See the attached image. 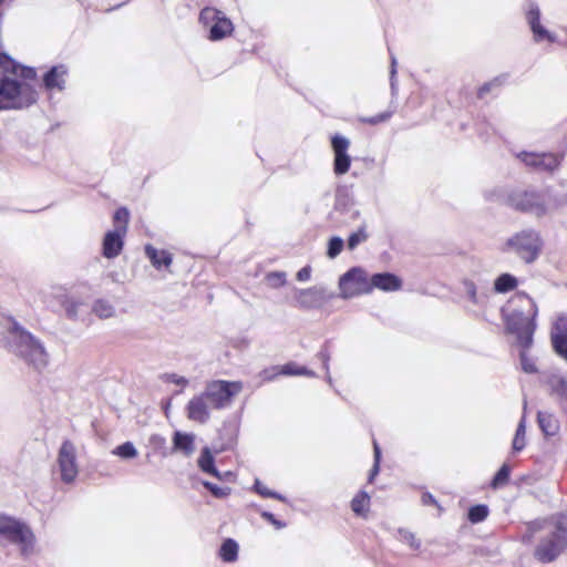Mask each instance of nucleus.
I'll return each instance as SVG.
<instances>
[{
	"instance_id": "c03bdc74",
	"label": "nucleus",
	"mask_w": 567,
	"mask_h": 567,
	"mask_svg": "<svg viewBox=\"0 0 567 567\" xmlns=\"http://www.w3.org/2000/svg\"><path fill=\"white\" fill-rule=\"evenodd\" d=\"M549 516L546 517V518H543V519H536V520H533V522H529L527 524V528L529 530L530 534H534L536 532H539V530H546L548 532L549 530Z\"/></svg>"
},
{
	"instance_id": "2f4dec72",
	"label": "nucleus",
	"mask_w": 567,
	"mask_h": 567,
	"mask_svg": "<svg viewBox=\"0 0 567 567\" xmlns=\"http://www.w3.org/2000/svg\"><path fill=\"white\" fill-rule=\"evenodd\" d=\"M465 293L467 298L474 303V305H483L486 301L485 295H478L475 284L472 280H464L463 282Z\"/></svg>"
},
{
	"instance_id": "5701e85b",
	"label": "nucleus",
	"mask_w": 567,
	"mask_h": 567,
	"mask_svg": "<svg viewBox=\"0 0 567 567\" xmlns=\"http://www.w3.org/2000/svg\"><path fill=\"white\" fill-rule=\"evenodd\" d=\"M145 254L156 269L167 268L173 261L172 254L166 250H157L151 245L145 246Z\"/></svg>"
},
{
	"instance_id": "e433bc0d",
	"label": "nucleus",
	"mask_w": 567,
	"mask_h": 567,
	"mask_svg": "<svg viewBox=\"0 0 567 567\" xmlns=\"http://www.w3.org/2000/svg\"><path fill=\"white\" fill-rule=\"evenodd\" d=\"M399 539L400 542L409 545L413 550H417L421 547V542L408 529H399Z\"/></svg>"
},
{
	"instance_id": "4d7b16f0",
	"label": "nucleus",
	"mask_w": 567,
	"mask_h": 567,
	"mask_svg": "<svg viewBox=\"0 0 567 567\" xmlns=\"http://www.w3.org/2000/svg\"><path fill=\"white\" fill-rule=\"evenodd\" d=\"M396 73V60L394 56L391 58V86L394 87V76Z\"/></svg>"
},
{
	"instance_id": "f704fd0d",
	"label": "nucleus",
	"mask_w": 567,
	"mask_h": 567,
	"mask_svg": "<svg viewBox=\"0 0 567 567\" xmlns=\"http://www.w3.org/2000/svg\"><path fill=\"white\" fill-rule=\"evenodd\" d=\"M509 474H511L509 466L507 464H503L502 467L495 474V476L491 483V486L495 489L504 486L505 484H507V482L509 480Z\"/></svg>"
},
{
	"instance_id": "79ce46f5",
	"label": "nucleus",
	"mask_w": 567,
	"mask_h": 567,
	"mask_svg": "<svg viewBox=\"0 0 567 567\" xmlns=\"http://www.w3.org/2000/svg\"><path fill=\"white\" fill-rule=\"evenodd\" d=\"M130 220V213L125 207L118 208L114 214V223L116 227H125V233L127 231V224Z\"/></svg>"
},
{
	"instance_id": "4be33fe9",
	"label": "nucleus",
	"mask_w": 567,
	"mask_h": 567,
	"mask_svg": "<svg viewBox=\"0 0 567 567\" xmlns=\"http://www.w3.org/2000/svg\"><path fill=\"white\" fill-rule=\"evenodd\" d=\"M234 31L233 22L226 17L225 13L215 21L214 25H210V31L208 32V39L210 41H219L230 35Z\"/></svg>"
},
{
	"instance_id": "6e6d98bb",
	"label": "nucleus",
	"mask_w": 567,
	"mask_h": 567,
	"mask_svg": "<svg viewBox=\"0 0 567 567\" xmlns=\"http://www.w3.org/2000/svg\"><path fill=\"white\" fill-rule=\"evenodd\" d=\"M422 503L423 505H437L435 498L430 493H424L422 495Z\"/></svg>"
},
{
	"instance_id": "c756f323",
	"label": "nucleus",
	"mask_w": 567,
	"mask_h": 567,
	"mask_svg": "<svg viewBox=\"0 0 567 567\" xmlns=\"http://www.w3.org/2000/svg\"><path fill=\"white\" fill-rule=\"evenodd\" d=\"M92 310L101 319H109L115 315L114 306L104 299L96 300L92 307Z\"/></svg>"
},
{
	"instance_id": "0eeeda50",
	"label": "nucleus",
	"mask_w": 567,
	"mask_h": 567,
	"mask_svg": "<svg viewBox=\"0 0 567 567\" xmlns=\"http://www.w3.org/2000/svg\"><path fill=\"white\" fill-rule=\"evenodd\" d=\"M0 536L18 545L22 555H29L33 551L34 535L24 523L0 515Z\"/></svg>"
},
{
	"instance_id": "72a5a7b5",
	"label": "nucleus",
	"mask_w": 567,
	"mask_h": 567,
	"mask_svg": "<svg viewBox=\"0 0 567 567\" xmlns=\"http://www.w3.org/2000/svg\"><path fill=\"white\" fill-rule=\"evenodd\" d=\"M488 516V507L486 505H475L468 511V520L473 524L481 523Z\"/></svg>"
},
{
	"instance_id": "aec40b11",
	"label": "nucleus",
	"mask_w": 567,
	"mask_h": 567,
	"mask_svg": "<svg viewBox=\"0 0 567 567\" xmlns=\"http://www.w3.org/2000/svg\"><path fill=\"white\" fill-rule=\"evenodd\" d=\"M0 66L3 71L21 76L23 80H34L37 76V72L33 68L18 64L6 53H0Z\"/></svg>"
},
{
	"instance_id": "423d86ee",
	"label": "nucleus",
	"mask_w": 567,
	"mask_h": 567,
	"mask_svg": "<svg viewBox=\"0 0 567 567\" xmlns=\"http://www.w3.org/2000/svg\"><path fill=\"white\" fill-rule=\"evenodd\" d=\"M542 246L543 241L539 234L533 229H525L509 237L505 249L530 264L538 258Z\"/></svg>"
},
{
	"instance_id": "6ab92c4d",
	"label": "nucleus",
	"mask_w": 567,
	"mask_h": 567,
	"mask_svg": "<svg viewBox=\"0 0 567 567\" xmlns=\"http://www.w3.org/2000/svg\"><path fill=\"white\" fill-rule=\"evenodd\" d=\"M371 291L379 289L382 291H396L402 287V280L391 272L374 274L370 278Z\"/></svg>"
},
{
	"instance_id": "9d476101",
	"label": "nucleus",
	"mask_w": 567,
	"mask_h": 567,
	"mask_svg": "<svg viewBox=\"0 0 567 567\" xmlns=\"http://www.w3.org/2000/svg\"><path fill=\"white\" fill-rule=\"evenodd\" d=\"M58 466L63 483L70 484L75 481L79 474L76 449L69 440L63 441L59 449Z\"/></svg>"
},
{
	"instance_id": "8fccbe9b",
	"label": "nucleus",
	"mask_w": 567,
	"mask_h": 567,
	"mask_svg": "<svg viewBox=\"0 0 567 567\" xmlns=\"http://www.w3.org/2000/svg\"><path fill=\"white\" fill-rule=\"evenodd\" d=\"M150 445L155 450H162L166 445V440L159 434H153L150 437Z\"/></svg>"
},
{
	"instance_id": "4c0bfd02",
	"label": "nucleus",
	"mask_w": 567,
	"mask_h": 567,
	"mask_svg": "<svg viewBox=\"0 0 567 567\" xmlns=\"http://www.w3.org/2000/svg\"><path fill=\"white\" fill-rule=\"evenodd\" d=\"M368 239V234L364 226L360 227L358 231L352 233L348 238V248L353 250L358 245Z\"/></svg>"
},
{
	"instance_id": "cd10ccee",
	"label": "nucleus",
	"mask_w": 567,
	"mask_h": 567,
	"mask_svg": "<svg viewBox=\"0 0 567 567\" xmlns=\"http://www.w3.org/2000/svg\"><path fill=\"white\" fill-rule=\"evenodd\" d=\"M223 13L224 12L220 10H217V9L210 8V7H206L199 13V22L209 32L210 25H214L215 21H217L221 17Z\"/></svg>"
},
{
	"instance_id": "9b49d317",
	"label": "nucleus",
	"mask_w": 567,
	"mask_h": 567,
	"mask_svg": "<svg viewBox=\"0 0 567 567\" xmlns=\"http://www.w3.org/2000/svg\"><path fill=\"white\" fill-rule=\"evenodd\" d=\"M333 297V292L323 286H313L307 289L295 288L293 290L296 306L303 309L319 308Z\"/></svg>"
},
{
	"instance_id": "de8ad7c7",
	"label": "nucleus",
	"mask_w": 567,
	"mask_h": 567,
	"mask_svg": "<svg viewBox=\"0 0 567 567\" xmlns=\"http://www.w3.org/2000/svg\"><path fill=\"white\" fill-rule=\"evenodd\" d=\"M373 450H374V464H373V467H372L370 476H369L370 483L374 480L375 475L379 473V470H380L381 451L375 441H373Z\"/></svg>"
},
{
	"instance_id": "4468645a",
	"label": "nucleus",
	"mask_w": 567,
	"mask_h": 567,
	"mask_svg": "<svg viewBox=\"0 0 567 567\" xmlns=\"http://www.w3.org/2000/svg\"><path fill=\"white\" fill-rule=\"evenodd\" d=\"M542 380L549 388L550 395L567 412V377L557 371H548L543 373Z\"/></svg>"
},
{
	"instance_id": "c85d7f7f",
	"label": "nucleus",
	"mask_w": 567,
	"mask_h": 567,
	"mask_svg": "<svg viewBox=\"0 0 567 567\" xmlns=\"http://www.w3.org/2000/svg\"><path fill=\"white\" fill-rule=\"evenodd\" d=\"M220 557L226 563H233L238 557V544L234 539H226L220 547Z\"/></svg>"
},
{
	"instance_id": "2eb2a0df",
	"label": "nucleus",
	"mask_w": 567,
	"mask_h": 567,
	"mask_svg": "<svg viewBox=\"0 0 567 567\" xmlns=\"http://www.w3.org/2000/svg\"><path fill=\"white\" fill-rule=\"evenodd\" d=\"M550 341L554 351L567 362V315H559L553 323Z\"/></svg>"
},
{
	"instance_id": "412c9836",
	"label": "nucleus",
	"mask_w": 567,
	"mask_h": 567,
	"mask_svg": "<svg viewBox=\"0 0 567 567\" xmlns=\"http://www.w3.org/2000/svg\"><path fill=\"white\" fill-rule=\"evenodd\" d=\"M173 450L189 456L195 451V435L176 431L173 436Z\"/></svg>"
},
{
	"instance_id": "09e8293b",
	"label": "nucleus",
	"mask_w": 567,
	"mask_h": 567,
	"mask_svg": "<svg viewBox=\"0 0 567 567\" xmlns=\"http://www.w3.org/2000/svg\"><path fill=\"white\" fill-rule=\"evenodd\" d=\"M390 117H391L390 112H383V113L377 114L374 116L367 117L363 120V122L371 124V125H375V124L388 121Z\"/></svg>"
},
{
	"instance_id": "1a4fd4ad",
	"label": "nucleus",
	"mask_w": 567,
	"mask_h": 567,
	"mask_svg": "<svg viewBox=\"0 0 567 567\" xmlns=\"http://www.w3.org/2000/svg\"><path fill=\"white\" fill-rule=\"evenodd\" d=\"M339 289L340 297L343 299L370 293L371 285L368 274L359 267L351 268L340 277Z\"/></svg>"
},
{
	"instance_id": "3c124183",
	"label": "nucleus",
	"mask_w": 567,
	"mask_h": 567,
	"mask_svg": "<svg viewBox=\"0 0 567 567\" xmlns=\"http://www.w3.org/2000/svg\"><path fill=\"white\" fill-rule=\"evenodd\" d=\"M166 381L182 386H186L188 384V380L186 378L175 373L167 374Z\"/></svg>"
},
{
	"instance_id": "49530a36",
	"label": "nucleus",
	"mask_w": 567,
	"mask_h": 567,
	"mask_svg": "<svg viewBox=\"0 0 567 567\" xmlns=\"http://www.w3.org/2000/svg\"><path fill=\"white\" fill-rule=\"evenodd\" d=\"M318 358L322 361L323 369L327 373V380L329 383H331V377L329 374V360H330V352L328 350V343H324L320 352L318 353Z\"/></svg>"
},
{
	"instance_id": "bf43d9fd",
	"label": "nucleus",
	"mask_w": 567,
	"mask_h": 567,
	"mask_svg": "<svg viewBox=\"0 0 567 567\" xmlns=\"http://www.w3.org/2000/svg\"><path fill=\"white\" fill-rule=\"evenodd\" d=\"M4 0H0V4L3 2Z\"/></svg>"
},
{
	"instance_id": "ddd939ff",
	"label": "nucleus",
	"mask_w": 567,
	"mask_h": 567,
	"mask_svg": "<svg viewBox=\"0 0 567 567\" xmlns=\"http://www.w3.org/2000/svg\"><path fill=\"white\" fill-rule=\"evenodd\" d=\"M331 147L334 155L333 172L338 176L344 175L349 172L351 165V157L348 154L350 141L340 134H336L331 137Z\"/></svg>"
},
{
	"instance_id": "b1692460",
	"label": "nucleus",
	"mask_w": 567,
	"mask_h": 567,
	"mask_svg": "<svg viewBox=\"0 0 567 567\" xmlns=\"http://www.w3.org/2000/svg\"><path fill=\"white\" fill-rule=\"evenodd\" d=\"M537 420L539 427L545 435L553 436L558 432L559 423L558 420L553 414L546 412H538Z\"/></svg>"
},
{
	"instance_id": "f03ea898",
	"label": "nucleus",
	"mask_w": 567,
	"mask_h": 567,
	"mask_svg": "<svg viewBox=\"0 0 567 567\" xmlns=\"http://www.w3.org/2000/svg\"><path fill=\"white\" fill-rule=\"evenodd\" d=\"M6 331V347L10 353L35 371H42L48 367L50 355L39 338L16 320H10Z\"/></svg>"
},
{
	"instance_id": "39448f33",
	"label": "nucleus",
	"mask_w": 567,
	"mask_h": 567,
	"mask_svg": "<svg viewBox=\"0 0 567 567\" xmlns=\"http://www.w3.org/2000/svg\"><path fill=\"white\" fill-rule=\"evenodd\" d=\"M37 91L25 81L9 76L0 80V111L22 110L37 102Z\"/></svg>"
},
{
	"instance_id": "7ed1b4c3",
	"label": "nucleus",
	"mask_w": 567,
	"mask_h": 567,
	"mask_svg": "<svg viewBox=\"0 0 567 567\" xmlns=\"http://www.w3.org/2000/svg\"><path fill=\"white\" fill-rule=\"evenodd\" d=\"M511 312L506 317V328L516 336L517 343L523 349H528L533 344V336L536 330L537 306L524 292L516 293L511 300Z\"/></svg>"
},
{
	"instance_id": "bb28decb",
	"label": "nucleus",
	"mask_w": 567,
	"mask_h": 567,
	"mask_svg": "<svg viewBox=\"0 0 567 567\" xmlns=\"http://www.w3.org/2000/svg\"><path fill=\"white\" fill-rule=\"evenodd\" d=\"M518 285V280L511 274H502L494 282V290L498 293H506L514 290Z\"/></svg>"
},
{
	"instance_id": "603ef678",
	"label": "nucleus",
	"mask_w": 567,
	"mask_h": 567,
	"mask_svg": "<svg viewBox=\"0 0 567 567\" xmlns=\"http://www.w3.org/2000/svg\"><path fill=\"white\" fill-rule=\"evenodd\" d=\"M497 85V80L483 84L477 92L478 97H484L486 93H488L493 86Z\"/></svg>"
},
{
	"instance_id": "f8f14e48",
	"label": "nucleus",
	"mask_w": 567,
	"mask_h": 567,
	"mask_svg": "<svg viewBox=\"0 0 567 567\" xmlns=\"http://www.w3.org/2000/svg\"><path fill=\"white\" fill-rule=\"evenodd\" d=\"M516 157L526 166L538 172H551L560 164V157L554 153L520 152Z\"/></svg>"
},
{
	"instance_id": "f3484780",
	"label": "nucleus",
	"mask_w": 567,
	"mask_h": 567,
	"mask_svg": "<svg viewBox=\"0 0 567 567\" xmlns=\"http://www.w3.org/2000/svg\"><path fill=\"white\" fill-rule=\"evenodd\" d=\"M539 20H540V11H539L538 6L533 2L529 3L528 11H527V21L533 31L534 40L536 42H542L544 40L554 42L555 37L540 24Z\"/></svg>"
},
{
	"instance_id": "5fc2aeb1",
	"label": "nucleus",
	"mask_w": 567,
	"mask_h": 567,
	"mask_svg": "<svg viewBox=\"0 0 567 567\" xmlns=\"http://www.w3.org/2000/svg\"><path fill=\"white\" fill-rule=\"evenodd\" d=\"M261 516L267 519L268 522H270L271 524H274L277 528H282L285 526L284 523L277 520L274 516V514L269 513V512H264L261 514Z\"/></svg>"
},
{
	"instance_id": "393cba45",
	"label": "nucleus",
	"mask_w": 567,
	"mask_h": 567,
	"mask_svg": "<svg viewBox=\"0 0 567 567\" xmlns=\"http://www.w3.org/2000/svg\"><path fill=\"white\" fill-rule=\"evenodd\" d=\"M198 466L203 472L212 474L217 478H221L220 473L215 467L214 457L208 447L203 449L202 454L198 458Z\"/></svg>"
},
{
	"instance_id": "f257e3e1",
	"label": "nucleus",
	"mask_w": 567,
	"mask_h": 567,
	"mask_svg": "<svg viewBox=\"0 0 567 567\" xmlns=\"http://www.w3.org/2000/svg\"><path fill=\"white\" fill-rule=\"evenodd\" d=\"M241 390L243 383L239 381H210L200 394L188 401L186 415L193 422L205 424L210 417L212 410L228 408Z\"/></svg>"
},
{
	"instance_id": "c9c22d12",
	"label": "nucleus",
	"mask_w": 567,
	"mask_h": 567,
	"mask_svg": "<svg viewBox=\"0 0 567 567\" xmlns=\"http://www.w3.org/2000/svg\"><path fill=\"white\" fill-rule=\"evenodd\" d=\"M113 454H115V455H117V456H120L122 458L128 460V458H134V457L137 456V450L135 449L133 443L125 442V443L118 445L113 451Z\"/></svg>"
},
{
	"instance_id": "7c9ffc66",
	"label": "nucleus",
	"mask_w": 567,
	"mask_h": 567,
	"mask_svg": "<svg viewBox=\"0 0 567 567\" xmlns=\"http://www.w3.org/2000/svg\"><path fill=\"white\" fill-rule=\"evenodd\" d=\"M525 433H526V420L523 415L518 426L516 429V433L513 440V451L520 452L525 447Z\"/></svg>"
},
{
	"instance_id": "37998d69",
	"label": "nucleus",
	"mask_w": 567,
	"mask_h": 567,
	"mask_svg": "<svg viewBox=\"0 0 567 567\" xmlns=\"http://www.w3.org/2000/svg\"><path fill=\"white\" fill-rule=\"evenodd\" d=\"M255 491L262 497H270V498H276L279 501H285L284 496H281L280 494H278L276 492L270 491L267 486H265L258 480L255 482Z\"/></svg>"
},
{
	"instance_id": "13d9d810",
	"label": "nucleus",
	"mask_w": 567,
	"mask_h": 567,
	"mask_svg": "<svg viewBox=\"0 0 567 567\" xmlns=\"http://www.w3.org/2000/svg\"><path fill=\"white\" fill-rule=\"evenodd\" d=\"M76 307H78V303H70L68 307H66V312H68V316L70 318H75L76 317Z\"/></svg>"
},
{
	"instance_id": "473e14b6",
	"label": "nucleus",
	"mask_w": 567,
	"mask_h": 567,
	"mask_svg": "<svg viewBox=\"0 0 567 567\" xmlns=\"http://www.w3.org/2000/svg\"><path fill=\"white\" fill-rule=\"evenodd\" d=\"M281 374L285 375H306L313 378L316 373L306 367H299L296 363H287L281 368Z\"/></svg>"
},
{
	"instance_id": "ea45409f",
	"label": "nucleus",
	"mask_w": 567,
	"mask_h": 567,
	"mask_svg": "<svg viewBox=\"0 0 567 567\" xmlns=\"http://www.w3.org/2000/svg\"><path fill=\"white\" fill-rule=\"evenodd\" d=\"M267 285L271 288H279L286 284V272L275 271L266 276Z\"/></svg>"
},
{
	"instance_id": "6e6552de",
	"label": "nucleus",
	"mask_w": 567,
	"mask_h": 567,
	"mask_svg": "<svg viewBox=\"0 0 567 567\" xmlns=\"http://www.w3.org/2000/svg\"><path fill=\"white\" fill-rule=\"evenodd\" d=\"M509 207L542 217L547 213V197L534 190H515L507 196Z\"/></svg>"
},
{
	"instance_id": "a211bd4d",
	"label": "nucleus",
	"mask_w": 567,
	"mask_h": 567,
	"mask_svg": "<svg viewBox=\"0 0 567 567\" xmlns=\"http://www.w3.org/2000/svg\"><path fill=\"white\" fill-rule=\"evenodd\" d=\"M69 70L64 64L52 66L43 76V85L48 91L62 92L65 89Z\"/></svg>"
},
{
	"instance_id": "a18cd8bd",
	"label": "nucleus",
	"mask_w": 567,
	"mask_h": 567,
	"mask_svg": "<svg viewBox=\"0 0 567 567\" xmlns=\"http://www.w3.org/2000/svg\"><path fill=\"white\" fill-rule=\"evenodd\" d=\"M526 350V349H523ZM520 364L522 369L526 373H535L537 371L536 364L532 358H529L525 351L520 352Z\"/></svg>"
},
{
	"instance_id": "864d4df0",
	"label": "nucleus",
	"mask_w": 567,
	"mask_h": 567,
	"mask_svg": "<svg viewBox=\"0 0 567 567\" xmlns=\"http://www.w3.org/2000/svg\"><path fill=\"white\" fill-rule=\"evenodd\" d=\"M310 275H311V268L309 266H306L297 272V279L299 281H307L310 279Z\"/></svg>"
},
{
	"instance_id": "20e7f679",
	"label": "nucleus",
	"mask_w": 567,
	"mask_h": 567,
	"mask_svg": "<svg viewBox=\"0 0 567 567\" xmlns=\"http://www.w3.org/2000/svg\"><path fill=\"white\" fill-rule=\"evenodd\" d=\"M549 530L538 540L534 558L542 564L555 561L567 549V513L549 516Z\"/></svg>"
},
{
	"instance_id": "dca6fc26",
	"label": "nucleus",
	"mask_w": 567,
	"mask_h": 567,
	"mask_svg": "<svg viewBox=\"0 0 567 567\" xmlns=\"http://www.w3.org/2000/svg\"><path fill=\"white\" fill-rule=\"evenodd\" d=\"M125 227H115L105 234L103 239V256L107 259L117 257L124 246Z\"/></svg>"
},
{
	"instance_id": "a19ab883",
	"label": "nucleus",
	"mask_w": 567,
	"mask_h": 567,
	"mask_svg": "<svg viewBox=\"0 0 567 567\" xmlns=\"http://www.w3.org/2000/svg\"><path fill=\"white\" fill-rule=\"evenodd\" d=\"M203 485L215 496V497H218V498H223V497H226L230 494V487L228 486H224V487H220L216 484H213L208 481H204L203 482Z\"/></svg>"
},
{
	"instance_id": "58836bf2",
	"label": "nucleus",
	"mask_w": 567,
	"mask_h": 567,
	"mask_svg": "<svg viewBox=\"0 0 567 567\" xmlns=\"http://www.w3.org/2000/svg\"><path fill=\"white\" fill-rule=\"evenodd\" d=\"M344 243L341 237L334 236L328 243L327 255L329 258H336L343 249Z\"/></svg>"
},
{
	"instance_id": "a878e982",
	"label": "nucleus",
	"mask_w": 567,
	"mask_h": 567,
	"mask_svg": "<svg viewBox=\"0 0 567 567\" xmlns=\"http://www.w3.org/2000/svg\"><path fill=\"white\" fill-rule=\"evenodd\" d=\"M370 507V496L361 491L351 501V509L358 516L365 517Z\"/></svg>"
}]
</instances>
